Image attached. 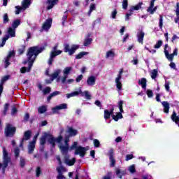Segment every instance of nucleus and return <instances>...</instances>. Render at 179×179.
<instances>
[{"label": "nucleus", "instance_id": "1", "mask_svg": "<svg viewBox=\"0 0 179 179\" xmlns=\"http://www.w3.org/2000/svg\"><path fill=\"white\" fill-rule=\"evenodd\" d=\"M64 138L62 136H59L58 138H54L53 135H51L48 133H44L43 135L40 138V144L41 146H44L45 145V142L48 139V141L50 145H52V148H55V142L59 143V148L63 155H66L68 153V150L69 149V145L68 142H69V137H66L64 140V145L62 144V139Z\"/></svg>", "mask_w": 179, "mask_h": 179}, {"label": "nucleus", "instance_id": "2", "mask_svg": "<svg viewBox=\"0 0 179 179\" xmlns=\"http://www.w3.org/2000/svg\"><path fill=\"white\" fill-rule=\"evenodd\" d=\"M43 51H44V48L38 46L31 47L28 50V53L27 55L28 59V67H22L20 69L21 73H26V72H30V71H31V67L33 66L34 61H36V58H37V55L43 52Z\"/></svg>", "mask_w": 179, "mask_h": 179}, {"label": "nucleus", "instance_id": "3", "mask_svg": "<svg viewBox=\"0 0 179 179\" xmlns=\"http://www.w3.org/2000/svg\"><path fill=\"white\" fill-rule=\"evenodd\" d=\"M3 149V164L0 163V169H2L3 174L5 173V169L8 167L9 162H10V157H9V153L6 150L5 147H2Z\"/></svg>", "mask_w": 179, "mask_h": 179}, {"label": "nucleus", "instance_id": "4", "mask_svg": "<svg viewBox=\"0 0 179 179\" xmlns=\"http://www.w3.org/2000/svg\"><path fill=\"white\" fill-rule=\"evenodd\" d=\"M73 149L76 150L75 155H79L80 157H85L86 152L89 150V147L84 148L82 146H78V142H74L71 147V150H73Z\"/></svg>", "mask_w": 179, "mask_h": 179}, {"label": "nucleus", "instance_id": "5", "mask_svg": "<svg viewBox=\"0 0 179 179\" xmlns=\"http://www.w3.org/2000/svg\"><path fill=\"white\" fill-rule=\"evenodd\" d=\"M61 54H62V50H58V44H56L50 52L48 64L52 65V62H54V58L58 55H61Z\"/></svg>", "mask_w": 179, "mask_h": 179}, {"label": "nucleus", "instance_id": "6", "mask_svg": "<svg viewBox=\"0 0 179 179\" xmlns=\"http://www.w3.org/2000/svg\"><path fill=\"white\" fill-rule=\"evenodd\" d=\"M31 5V0H23L22 1V6H15V15H19L22 10H26Z\"/></svg>", "mask_w": 179, "mask_h": 179}, {"label": "nucleus", "instance_id": "7", "mask_svg": "<svg viewBox=\"0 0 179 179\" xmlns=\"http://www.w3.org/2000/svg\"><path fill=\"white\" fill-rule=\"evenodd\" d=\"M71 72H72L71 66L65 67L63 70V76L61 78L58 77L57 79V82H61L63 84L66 83V79H68V76L69 75V73H71Z\"/></svg>", "mask_w": 179, "mask_h": 179}, {"label": "nucleus", "instance_id": "8", "mask_svg": "<svg viewBox=\"0 0 179 179\" xmlns=\"http://www.w3.org/2000/svg\"><path fill=\"white\" fill-rule=\"evenodd\" d=\"M64 52H68L69 55H73L75 54L76 50H79L78 45H72L71 46L69 44H66L64 46Z\"/></svg>", "mask_w": 179, "mask_h": 179}, {"label": "nucleus", "instance_id": "9", "mask_svg": "<svg viewBox=\"0 0 179 179\" xmlns=\"http://www.w3.org/2000/svg\"><path fill=\"white\" fill-rule=\"evenodd\" d=\"M122 104H124V101H120L118 103V106L120 112L117 113L116 115L113 113L112 118L114 120V121H118V120H121V118H122V113H124V109H122Z\"/></svg>", "mask_w": 179, "mask_h": 179}, {"label": "nucleus", "instance_id": "10", "mask_svg": "<svg viewBox=\"0 0 179 179\" xmlns=\"http://www.w3.org/2000/svg\"><path fill=\"white\" fill-rule=\"evenodd\" d=\"M123 72L124 70L122 69H120L117 77L115 78V85L118 90H121L122 89V83H121V79L122 78Z\"/></svg>", "mask_w": 179, "mask_h": 179}, {"label": "nucleus", "instance_id": "11", "mask_svg": "<svg viewBox=\"0 0 179 179\" xmlns=\"http://www.w3.org/2000/svg\"><path fill=\"white\" fill-rule=\"evenodd\" d=\"M15 132H16V129L13 127L11 124H7L5 128V135L6 136L12 137L15 135Z\"/></svg>", "mask_w": 179, "mask_h": 179}, {"label": "nucleus", "instance_id": "12", "mask_svg": "<svg viewBox=\"0 0 179 179\" xmlns=\"http://www.w3.org/2000/svg\"><path fill=\"white\" fill-rule=\"evenodd\" d=\"M13 57H15V51H10L7 56L3 60L5 68H8V66L10 65V59L11 58H13Z\"/></svg>", "mask_w": 179, "mask_h": 179}, {"label": "nucleus", "instance_id": "13", "mask_svg": "<svg viewBox=\"0 0 179 179\" xmlns=\"http://www.w3.org/2000/svg\"><path fill=\"white\" fill-rule=\"evenodd\" d=\"M62 72V69H57L55 70L52 75H50V80H45L46 83H51L54 79H58V76Z\"/></svg>", "mask_w": 179, "mask_h": 179}, {"label": "nucleus", "instance_id": "14", "mask_svg": "<svg viewBox=\"0 0 179 179\" xmlns=\"http://www.w3.org/2000/svg\"><path fill=\"white\" fill-rule=\"evenodd\" d=\"M155 2H156V0H151L150 3V6L147 9V12L150 13V15H153L156 10H157V6H155Z\"/></svg>", "mask_w": 179, "mask_h": 179}, {"label": "nucleus", "instance_id": "15", "mask_svg": "<svg viewBox=\"0 0 179 179\" xmlns=\"http://www.w3.org/2000/svg\"><path fill=\"white\" fill-rule=\"evenodd\" d=\"M66 108H68V104L62 103L59 106H55V108H52V111H53L54 114H58L59 110H66Z\"/></svg>", "mask_w": 179, "mask_h": 179}, {"label": "nucleus", "instance_id": "16", "mask_svg": "<svg viewBox=\"0 0 179 179\" xmlns=\"http://www.w3.org/2000/svg\"><path fill=\"white\" fill-rule=\"evenodd\" d=\"M52 24V18H48L43 24L42 29L43 30H45V31H48V30H50V29H51Z\"/></svg>", "mask_w": 179, "mask_h": 179}, {"label": "nucleus", "instance_id": "17", "mask_svg": "<svg viewBox=\"0 0 179 179\" xmlns=\"http://www.w3.org/2000/svg\"><path fill=\"white\" fill-rule=\"evenodd\" d=\"M31 136V131H27L24 132V137L21 140L20 148H23V143L24 141H29L30 139V137Z\"/></svg>", "mask_w": 179, "mask_h": 179}, {"label": "nucleus", "instance_id": "18", "mask_svg": "<svg viewBox=\"0 0 179 179\" xmlns=\"http://www.w3.org/2000/svg\"><path fill=\"white\" fill-rule=\"evenodd\" d=\"M47 9L48 10H50V9H52L57 3H58V0H48L47 2Z\"/></svg>", "mask_w": 179, "mask_h": 179}, {"label": "nucleus", "instance_id": "19", "mask_svg": "<svg viewBox=\"0 0 179 179\" xmlns=\"http://www.w3.org/2000/svg\"><path fill=\"white\" fill-rule=\"evenodd\" d=\"M87 85L88 86H94L96 85V76H91L87 79Z\"/></svg>", "mask_w": 179, "mask_h": 179}, {"label": "nucleus", "instance_id": "20", "mask_svg": "<svg viewBox=\"0 0 179 179\" xmlns=\"http://www.w3.org/2000/svg\"><path fill=\"white\" fill-rule=\"evenodd\" d=\"M136 36H137L138 41L141 44H143V38L145 37V32H143V31H142V30H138Z\"/></svg>", "mask_w": 179, "mask_h": 179}, {"label": "nucleus", "instance_id": "21", "mask_svg": "<svg viewBox=\"0 0 179 179\" xmlns=\"http://www.w3.org/2000/svg\"><path fill=\"white\" fill-rule=\"evenodd\" d=\"M109 159L110 162V167H114L115 166V159H114V151L113 150L109 151Z\"/></svg>", "mask_w": 179, "mask_h": 179}, {"label": "nucleus", "instance_id": "22", "mask_svg": "<svg viewBox=\"0 0 179 179\" xmlns=\"http://www.w3.org/2000/svg\"><path fill=\"white\" fill-rule=\"evenodd\" d=\"M113 114H114V108H112L110 111L108 110H104L105 120H110V117H111V115L113 116Z\"/></svg>", "mask_w": 179, "mask_h": 179}, {"label": "nucleus", "instance_id": "23", "mask_svg": "<svg viewBox=\"0 0 179 179\" xmlns=\"http://www.w3.org/2000/svg\"><path fill=\"white\" fill-rule=\"evenodd\" d=\"M35 148H36V143H33V141H31L28 145L29 155L33 154V152H34Z\"/></svg>", "mask_w": 179, "mask_h": 179}, {"label": "nucleus", "instance_id": "24", "mask_svg": "<svg viewBox=\"0 0 179 179\" xmlns=\"http://www.w3.org/2000/svg\"><path fill=\"white\" fill-rule=\"evenodd\" d=\"M142 5H143V3L140 2L136 6H131L129 12H132L134 13V10H139V9L142 8Z\"/></svg>", "mask_w": 179, "mask_h": 179}, {"label": "nucleus", "instance_id": "25", "mask_svg": "<svg viewBox=\"0 0 179 179\" xmlns=\"http://www.w3.org/2000/svg\"><path fill=\"white\" fill-rule=\"evenodd\" d=\"M80 94L82 96V97L85 96L87 100H90V99H92V95H90L89 91L82 92V90L80 89Z\"/></svg>", "mask_w": 179, "mask_h": 179}, {"label": "nucleus", "instance_id": "26", "mask_svg": "<svg viewBox=\"0 0 179 179\" xmlns=\"http://www.w3.org/2000/svg\"><path fill=\"white\" fill-rule=\"evenodd\" d=\"M162 104L164 107V112L166 114H169V111L170 110V103L167 101H163L162 102Z\"/></svg>", "mask_w": 179, "mask_h": 179}, {"label": "nucleus", "instance_id": "27", "mask_svg": "<svg viewBox=\"0 0 179 179\" xmlns=\"http://www.w3.org/2000/svg\"><path fill=\"white\" fill-rule=\"evenodd\" d=\"M171 120L179 127V117L177 116V113H176V111L173 112V114L171 115Z\"/></svg>", "mask_w": 179, "mask_h": 179}, {"label": "nucleus", "instance_id": "28", "mask_svg": "<svg viewBox=\"0 0 179 179\" xmlns=\"http://www.w3.org/2000/svg\"><path fill=\"white\" fill-rule=\"evenodd\" d=\"M8 34L9 37H15L16 36V29L12 28V27H8Z\"/></svg>", "mask_w": 179, "mask_h": 179}, {"label": "nucleus", "instance_id": "29", "mask_svg": "<svg viewBox=\"0 0 179 179\" xmlns=\"http://www.w3.org/2000/svg\"><path fill=\"white\" fill-rule=\"evenodd\" d=\"M76 162V159L73 158L70 159L69 158H66L64 160V163L67 164V166H73Z\"/></svg>", "mask_w": 179, "mask_h": 179}, {"label": "nucleus", "instance_id": "30", "mask_svg": "<svg viewBox=\"0 0 179 179\" xmlns=\"http://www.w3.org/2000/svg\"><path fill=\"white\" fill-rule=\"evenodd\" d=\"M67 132L70 135V136H76V135H78V130L72 127H69Z\"/></svg>", "mask_w": 179, "mask_h": 179}, {"label": "nucleus", "instance_id": "31", "mask_svg": "<svg viewBox=\"0 0 179 179\" xmlns=\"http://www.w3.org/2000/svg\"><path fill=\"white\" fill-rule=\"evenodd\" d=\"M146 78H141V80H138V85H141V87L146 90V83H147Z\"/></svg>", "mask_w": 179, "mask_h": 179}, {"label": "nucleus", "instance_id": "32", "mask_svg": "<svg viewBox=\"0 0 179 179\" xmlns=\"http://www.w3.org/2000/svg\"><path fill=\"white\" fill-rule=\"evenodd\" d=\"M80 94V89L78 91L73 92L70 94H66L67 99H71V97H75Z\"/></svg>", "mask_w": 179, "mask_h": 179}, {"label": "nucleus", "instance_id": "33", "mask_svg": "<svg viewBox=\"0 0 179 179\" xmlns=\"http://www.w3.org/2000/svg\"><path fill=\"white\" fill-rule=\"evenodd\" d=\"M115 173L119 178H122V176H125V171H121V169L118 168L115 169Z\"/></svg>", "mask_w": 179, "mask_h": 179}, {"label": "nucleus", "instance_id": "34", "mask_svg": "<svg viewBox=\"0 0 179 179\" xmlns=\"http://www.w3.org/2000/svg\"><path fill=\"white\" fill-rule=\"evenodd\" d=\"M165 57L167 58L169 61H173L174 59V55L173 54H169V50H165Z\"/></svg>", "mask_w": 179, "mask_h": 179}, {"label": "nucleus", "instance_id": "35", "mask_svg": "<svg viewBox=\"0 0 179 179\" xmlns=\"http://www.w3.org/2000/svg\"><path fill=\"white\" fill-rule=\"evenodd\" d=\"M115 57V53L113 50H109L106 52V58L108 59L109 58H114Z\"/></svg>", "mask_w": 179, "mask_h": 179}, {"label": "nucleus", "instance_id": "36", "mask_svg": "<svg viewBox=\"0 0 179 179\" xmlns=\"http://www.w3.org/2000/svg\"><path fill=\"white\" fill-rule=\"evenodd\" d=\"M57 173L64 174V173H66L68 171V169H66L65 167L60 165V166L57 168Z\"/></svg>", "mask_w": 179, "mask_h": 179}, {"label": "nucleus", "instance_id": "37", "mask_svg": "<svg viewBox=\"0 0 179 179\" xmlns=\"http://www.w3.org/2000/svg\"><path fill=\"white\" fill-rule=\"evenodd\" d=\"M59 94H61V92H59V91H55V92H52L48 97V101H50V100H51V99H52V97H55V96H58Z\"/></svg>", "mask_w": 179, "mask_h": 179}, {"label": "nucleus", "instance_id": "38", "mask_svg": "<svg viewBox=\"0 0 179 179\" xmlns=\"http://www.w3.org/2000/svg\"><path fill=\"white\" fill-rule=\"evenodd\" d=\"M20 25V20L17 19L13 21L12 27L15 30L16 29H17V27H19Z\"/></svg>", "mask_w": 179, "mask_h": 179}, {"label": "nucleus", "instance_id": "39", "mask_svg": "<svg viewBox=\"0 0 179 179\" xmlns=\"http://www.w3.org/2000/svg\"><path fill=\"white\" fill-rule=\"evenodd\" d=\"M89 52H80L78 53L76 56V59H80L85 57V55H88Z\"/></svg>", "mask_w": 179, "mask_h": 179}, {"label": "nucleus", "instance_id": "40", "mask_svg": "<svg viewBox=\"0 0 179 179\" xmlns=\"http://www.w3.org/2000/svg\"><path fill=\"white\" fill-rule=\"evenodd\" d=\"M47 111V106H42L38 108V113L39 114H44Z\"/></svg>", "mask_w": 179, "mask_h": 179}, {"label": "nucleus", "instance_id": "41", "mask_svg": "<svg viewBox=\"0 0 179 179\" xmlns=\"http://www.w3.org/2000/svg\"><path fill=\"white\" fill-rule=\"evenodd\" d=\"M66 19H68V10H66L64 13V15L62 18V26H65V22L66 21Z\"/></svg>", "mask_w": 179, "mask_h": 179}, {"label": "nucleus", "instance_id": "42", "mask_svg": "<svg viewBox=\"0 0 179 179\" xmlns=\"http://www.w3.org/2000/svg\"><path fill=\"white\" fill-rule=\"evenodd\" d=\"M93 10H96V4L91 3L90 6V10L88 12V16H90L92 15V12Z\"/></svg>", "mask_w": 179, "mask_h": 179}, {"label": "nucleus", "instance_id": "43", "mask_svg": "<svg viewBox=\"0 0 179 179\" xmlns=\"http://www.w3.org/2000/svg\"><path fill=\"white\" fill-rule=\"evenodd\" d=\"M151 78L152 79H156V78H157L158 76V73H157V69H153L152 71H151Z\"/></svg>", "mask_w": 179, "mask_h": 179}, {"label": "nucleus", "instance_id": "44", "mask_svg": "<svg viewBox=\"0 0 179 179\" xmlns=\"http://www.w3.org/2000/svg\"><path fill=\"white\" fill-rule=\"evenodd\" d=\"M92 41H93V39L92 38H86L84 41V46L87 47V45H90L92 44Z\"/></svg>", "mask_w": 179, "mask_h": 179}, {"label": "nucleus", "instance_id": "45", "mask_svg": "<svg viewBox=\"0 0 179 179\" xmlns=\"http://www.w3.org/2000/svg\"><path fill=\"white\" fill-rule=\"evenodd\" d=\"M9 40V35H6L3 38H2V43L0 45V47H3L5 44L6 43V41Z\"/></svg>", "mask_w": 179, "mask_h": 179}, {"label": "nucleus", "instance_id": "46", "mask_svg": "<svg viewBox=\"0 0 179 179\" xmlns=\"http://www.w3.org/2000/svg\"><path fill=\"white\" fill-rule=\"evenodd\" d=\"M6 80H9V76H5L2 77L1 82H0V85L3 86V83H5L6 82Z\"/></svg>", "mask_w": 179, "mask_h": 179}, {"label": "nucleus", "instance_id": "47", "mask_svg": "<svg viewBox=\"0 0 179 179\" xmlns=\"http://www.w3.org/2000/svg\"><path fill=\"white\" fill-rule=\"evenodd\" d=\"M163 45V41L159 40L157 41V43L155 45L154 48L159 49L160 47Z\"/></svg>", "mask_w": 179, "mask_h": 179}, {"label": "nucleus", "instance_id": "48", "mask_svg": "<svg viewBox=\"0 0 179 179\" xmlns=\"http://www.w3.org/2000/svg\"><path fill=\"white\" fill-rule=\"evenodd\" d=\"M146 94L148 97L152 99V97H153V91H152V90H147Z\"/></svg>", "mask_w": 179, "mask_h": 179}, {"label": "nucleus", "instance_id": "49", "mask_svg": "<svg viewBox=\"0 0 179 179\" xmlns=\"http://www.w3.org/2000/svg\"><path fill=\"white\" fill-rule=\"evenodd\" d=\"M8 110H9V103H6L4 105V110L3 111V115H6V113H8Z\"/></svg>", "mask_w": 179, "mask_h": 179}, {"label": "nucleus", "instance_id": "50", "mask_svg": "<svg viewBox=\"0 0 179 179\" xmlns=\"http://www.w3.org/2000/svg\"><path fill=\"white\" fill-rule=\"evenodd\" d=\"M165 89L166 92H170V82L166 80L164 84Z\"/></svg>", "mask_w": 179, "mask_h": 179}, {"label": "nucleus", "instance_id": "51", "mask_svg": "<svg viewBox=\"0 0 179 179\" xmlns=\"http://www.w3.org/2000/svg\"><path fill=\"white\" fill-rule=\"evenodd\" d=\"M122 3V8L127 10L128 8V0H123Z\"/></svg>", "mask_w": 179, "mask_h": 179}, {"label": "nucleus", "instance_id": "52", "mask_svg": "<svg viewBox=\"0 0 179 179\" xmlns=\"http://www.w3.org/2000/svg\"><path fill=\"white\" fill-rule=\"evenodd\" d=\"M24 50H26V46L22 45L19 49H18V52L19 54L22 55L23 52H24Z\"/></svg>", "mask_w": 179, "mask_h": 179}, {"label": "nucleus", "instance_id": "53", "mask_svg": "<svg viewBox=\"0 0 179 179\" xmlns=\"http://www.w3.org/2000/svg\"><path fill=\"white\" fill-rule=\"evenodd\" d=\"M43 94H48V93L51 92V87H47L43 90Z\"/></svg>", "mask_w": 179, "mask_h": 179}, {"label": "nucleus", "instance_id": "54", "mask_svg": "<svg viewBox=\"0 0 179 179\" xmlns=\"http://www.w3.org/2000/svg\"><path fill=\"white\" fill-rule=\"evenodd\" d=\"M14 153L15 157H19V154L20 153V150H19V148H15L14 149Z\"/></svg>", "mask_w": 179, "mask_h": 179}, {"label": "nucleus", "instance_id": "55", "mask_svg": "<svg viewBox=\"0 0 179 179\" xmlns=\"http://www.w3.org/2000/svg\"><path fill=\"white\" fill-rule=\"evenodd\" d=\"M159 28L163 29V16L159 15Z\"/></svg>", "mask_w": 179, "mask_h": 179}, {"label": "nucleus", "instance_id": "56", "mask_svg": "<svg viewBox=\"0 0 179 179\" xmlns=\"http://www.w3.org/2000/svg\"><path fill=\"white\" fill-rule=\"evenodd\" d=\"M17 114V108L16 107H13L12 110H11V115H16Z\"/></svg>", "mask_w": 179, "mask_h": 179}, {"label": "nucleus", "instance_id": "57", "mask_svg": "<svg viewBox=\"0 0 179 179\" xmlns=\"http://www.w3.org/2000/svg\"><path fill=\"white\" fill-rule=\"evenodd\" d=\"M3 20V23H8V22H9V17H8L7 13L4 14Z\"/></svg>", "mask_w": 179, "mask_h": 179}, {"label": "nucleus", "instance_id": "58", "mask_svg": "<svg viewBox=\"0 0 179 179\" xmlns=\"http://www.w3.org/2000/svg\"><path fill=\"white\" fill-rule=\"evenodd\" d=\"M129 171H130V173H135V171H136V170L135 169V165H131L129 167Z\"/></svg>", "mask_w": 179, "mask_h": 179}, {"label": "nucleus", "instance_id": "59", "mask_svg": "<svg viewBox=\"0 0 179 179\" xmlns=\"http://www.w3.org/2000/svg\"><path fill=\"white\" fill-rule=\"evenodd\" d=\"M94 145L95 148H100V141H99V140H97V139H94Z\"/></svg>", "mask_w": 179, "mask_h": 179}, {"label": "nucleus", "instance_id": "60", "mask_svg": "<svg viewBox=\"0 0 179 179\" xmlns=\"http://www.w3.org/2000/svg\"><path fill=\"white\" fill-rule=\"evenodd\" d=\"M113 176V173L108 172L107 175L105 176L103 179H111V176Z\"/></svg>", "mask_w": 179, "mask_h": 179}, {"label": "nucleus", "instance_id": "61", "mask_svg": "<svg viewBox=\"0 0 179 179\" xmlns=\"http://www.w3.org/2000/svg\"><path fill=\"white\" fill-rule=\"evenodd\" d=\"M64 173H58V176L57 177V179H66V178L63 175Z\"/></svg>", "mask_w": 179, "mask_h": 179}, {"label": "nucleus", "instance_id": "62", "mask_svg": "<svg viewBox=\"0 0 179 179\" xmlns=\"http://www.w3.org/2000/svg\"><path fill=\"white\" fill-rule=\"evenodd\" d=\"M20 163L21 167H24V164H26V161L24 160V159L20 158Z\"/></svg>", "mask_w": 179, "mask_h": 179}, {"label": "nucleus", "instance_id": "63", "mask_svg": "<svg viewBox=\"0 0 179 179\" xmlns=\"http://www.w3.org/2000/svg\"><path fill=\"white\" fill-rule=\"evenodd\" d=\"M83 79V75H80L76 79V82H77V83H79V82H80V80H82Z\"/></svg>", "mask_w": 179, "mask_h": 179}, {"label": "nucleus", "instance_id": "64", "mask_svg": "<svg viewBox=\"0 0 179 179\" xmlns=\"http://www.w3.org/2000/svg\"><path fill=\"white\" fill-rule=\"evenodd\" d=\"M133 14H134L133 12H129V13L126 14L125 20H129V16L132 15Z\"/></svg>", "mask_w": 179, "mask_h": 179}]
</instances>
